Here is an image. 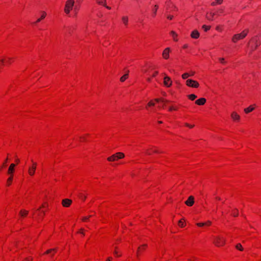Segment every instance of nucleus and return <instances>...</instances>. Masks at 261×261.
Masks as SVG:
<instances>
[{
	"label": "nucleus",
	"instance_id": "1",
	"mask_svg": "<svg viewBox=\"0 0 261 261\" xmlns=\"http://www.w3.org/2000/svg\"><path fill=\"white\" fill-rule=\"evenodd\" d=\"M248 32V30H244L240 34H235L232 38V42L236 43L238 40L243 39L247 36Z\"/></svg>",
	"mask_w": 261,
	"mask_h": 261
},
{
	"label": "nucleus",
	"instance_id": "2",
	"mask_svg": "<svg viewBox=\"0 0 261 261\" xmlns=\"http://www.w3.org/2000/svg\"><path fill=\"white\" fill-rule=\"evenodd\" d=\"M213 243L217 246H223L225 244V239L220 236L214 237Z\"/></svg>",
	"mask_w": 261,
	"mask_h": 261
},
{
	"label": "nucleus",
	"instance_id": "3",
	"mask_svg": "<svg viewBox=\"0 0 261 261\" xmlns=\"http://www.w3.org/2000/svg\"><path fill=\"white\" fill-rule=\"evenodd\" d=\"M186 85L187 86L192 88H197L199 85L197 81L191 79H188L186 81Z\"/></svg>",
	"mask_w": 261,
	"mask_h": 261
},
{
	"label": "nucleus",
	"instance_id": "4",
	"mask_svg": "<svg viewBox=\"0 0 261 261\" xmlns=\"http://www.w3.org/2000/svg\"><path fill=\"white\" fill-rule=\"evenodd\" d=\"M194 203V197L193 196H190L187 200L185 201V204L189 206H191Z\"/></svg>",
	"mask_w": 261,
	"mask_h": 261
},
{
	"label": "nucleus",
	"instance_id": "5",
	"mask_svg": "<svg viewBox=\"0 0 261 261\" xmlns=\"http://www.w3.org/2000/svg\"><path fill=\"white\" fill-rule=\"evenodd\" d=\"M164 85L167 87H169L172 85V81L169 76H165L164 79Z\"/></svg>",
	"mask_w": 261,
	"mask_h": 261
},
{
	"label": "nucleus",
	"instance_id": "6",
	"mask_svg": "<svg viewBox=\"0 0 261 261\" xmlns=\"http://www.w3.org/2000/svg\"><path fill=\"white\" fill-rule=\"evenodd\" d=\"M72 203V200L69 199H64L62 200V204L64 207H69Z\"/></svg>",
	"mask_w": 261,
	"mask_h": 261
},
{
	"label": "nucleus",
	"instance_id": "7",
	"mask_svg": "<svg viewBox=\"0 0 261 261\" xmlns=\"http://www.w3.org/2000/svg\"><path fill=\"white\" fill-rule=\"evenodd\" d=\"M74 0H67L66 2L65 7L72 9L73 6H74Z\"/></svg>",
	"mask_w": 261,
	"mask_h": 261
},
{
	"label": "nucleus",
	"instance_id": "8",
	"mask_svg": "<svg viewBox=\"0 0 261 261\" xmlns=\"http://www.w3.org/2000/svg\"><path fill=\"white\" fill-rule=\"evenodd\" d=\"M170 48L167 47L165 49L163 53V57L164 59H167L169 57Z\"/></svg>",
	"mask_w": 261,
	"mask_h": 261
},
{
	"label": "nucleus",
	"instance_id": "9",
	"mask_svg": "<svg viewBox=\"0 0 261 261\" xmlns=\"http://www.w3.org/2000/svg\"><path fill=\"white\" fill-rule=\"evenodd\" d=\"M206 102V99L204 98H200L196 100L195 103L198 105H203Z\"/></svg>",
	"mask_w": 261,
	"mask_h": 261
},
{
	"label": "nucleus",
	"instance_id": "10",
	"mask_svg": "<svg viewBox=\"0 0 261 261\" xmlns=\"http://www.w3.org/2000/svg\"><path fill=\"white\" fill-rule=\"evenodd\" d=\"M107 160L109 162H114L119 160V159H118V156L117 155V154L115 153L113 154L111 156L108 158Z\"/></svg>",
	"mask_w": 261,
	"mask_h": 261
},
{
	"label": "nucleus",
	"instance_id": "11",
	"mask_svg": "<svg viewBox=\"0 0 261 261\" xmlns=\"http://www.w3.org/2000/svg\"><path fill=\"white\" fill-rule=\"evenodd\" d=\"M15 166V165L14 164H11L9 167L8 171V174L10 175H12V173H13L14 171V167Z\"/></svg>",
	"mask_w": 261,
	"mask_h": 261
},
{
	"label": "nucleus",
	"instance_id": "12",
	"mask_svg": "<svg viewBox=\"0 0 261 261\" xmlns=\"http://www.w3.org/2000/svg\"><path fill=\"white\" fill-rule=\"evenodd\" d=\"M191 36L193 38L197 39L199 37V33L198 31L194 30L192 32Z\"/></svg>",
	"mask_w": 261,
	"mask_h": 261
},
{
	"label": "nucleus",
	"instance_id": "13",
	"mask_svg": "<svg viewBox=\"0 0 261 261\" xmlns=\"http://www.w3.org/2000/svg\"><path fill=\"white\" fill-rule=\"evenodd\" d=\"M231 117L233 120H239L240 118V116L235 112L231 113Z\"/></svg>",
	"mask_w": 261,
	"mask_h": 261
},
{
	"label": "nucleus",
	"instance_id": "14",
	"mask_svg": "<svg viewBox=\"0 0 261 261\" xmlns=\"http://www.w3.org/2000/svg\"><path fill=\"white\" fill-rule=\"evenodd\" d=\"M36 169L33 168L30 166L28 169V173L29 175L31 176H33L35 173Z\"/></svg>",
	"mask_w": 261,
	"mask_h": 261
},
{
	"label": "nucleus",
	"instance_id": "15",
	"mask_svg": "<svg viewBox=\"0 0 261 261\" xmlns=\"http://www.w3.org/2000/svg\"><path fill=\"white\" fill-rule=\"evenodd\" d=\"M151 152L158 153L159 152V151L157 149H154L153 148H150V149H147L146 151V153L148 155H150Z\"/></svg>",
	"mask_w": 261,
	"mask_h": 261
},
{
	"label": "nucleus",
	"instance_id": "16",
	"mask_svg": "<svg viewBox=\"0 0 261 261\" xmlns=\"http://www.w3.org/2000/svg\"><path fill=\"white\" fill-rule=\"evenodd\" d=\"M46 13L44 11H42V14H41V17L38 18L37 21L35 22V23H37V22H40L41 20L43 19L44 18H45V17H46Z\"/></svg>",
	"mask_w": 261,
	"mask_h": 261
},
{
	"label": "nucleus",
	"instance_id": "17",
	"mask_svg": "<svg viewBox=\"0 0 261 261\" xmlns=\"http://www.w3.org/2000/svg\"><path fill=\"white\" fill-rule=\"evenodd\" d=\"M252 40L253 41H254V43H255V47H254V48L252 47V50H253L254 49H256L259 46L260 43H257V37L256 36L254 37V38H253L252 39Z\"/></svg>",
	"mask_w": 261,
	"mask_h": 261
},
{
	"label": "nucleus",
	"instance_id": "18",
	"mask_svg": "<svg viewBox=\"0 0 261 261\" xmlns=\"http://www.w3.org/2000/svg\"><path fill=\"white\" fill-rule=\"evenodd\" d=\"M254 109V108L252 106H250L249 107L245 108L244 109V112L246 113H249L252 112V111H253Z\"/></svg>",
	"mask_w": 261,
	"mask_h": 261
},
{
	"label": "nucleus",
	"instance_id": "19",
	"mask_svg": "<svg viewBox=\"0 0 261 261\" xmlns=\"http://www.w3.org/2000/svg\"><path fill=\"white\" fill-rule=\"evenodd\" d=\"M122 20L125 25H127L128 21V18L127 16H123L122 17Z\"/></svg>",
	"mask_w": 261,
	"mask_h": 261
},
{
	"label": "nucleus",
	"instance_id": "20",
	"mask_svg": "<svg viewBox=\"0 0 261 261\" xmlns=\"http://www.w3.org/2000/svg\"><path fill=\"white\" fill-rule=\"evenodd\" d=\"M28 214V211L26 210H21L19 212V214L21 217H24Z\"/></svg>",
	"mask_w": 261,
	"mask_h": 261
},
{
	"label": "nucleus",
	"instance_id": "21",
	"mask_svg": "<svg viewBox=\"0 0 261 261\" xmlns=\"http://www.w3.org/2000/svg\"><path fill=\"white\" fill-rule=\"evenodd\" d=\"M215 15V14L214 13L211 12L210 13V16L206 15V18L209 20H213Z\"/></svg>",
	"mask_w": 261,
	"mask_h": 261
},
{
	"label": "nucleus",
	"instance_id": "22",
	"mask_svg": "<svg viewBox=\"0 0 261 261\" xmlns=\"http://www.w3.org/2000/svg\"><path fill=\"white\" fill-rule=\"evenodd\" d=\"M128 73L125 74L124 75H123L121 78H120V81L122 82H124L127 78H128Z\"/></svg>",
	"mask_w": 261,
	"mask_h": 261
},
{
	"label": "nucleus",
	"instance_id": "23",
	"mask_svg": "<svg viewBox=\"0 0 261 261\" xmlns=\"http://www.w3.org/2000/svg\"><path fill=\"white\" fill-rule=\"evenodd\" d=\"M171 34L172 36L173 40L175 41H177V35L176 34V33L174 31H171Z\"/></svg>",
	"mask_w": 261,
	"mask_h": 261
},
{
	"label": "nucleus",
	"instance_id": "24",
	"mask_svg": "<svg viewBox=\"0 0 261 261\" xmlns=\"http://www.w3.org/2000/svg\"><path fill=\"white\" fill-rule=\"evenodd\" d=\"M116 154L118 156V159H121L124 158V154L122 152H119L116 153Z\"/></svg>",
	"mask_w": 261,
	"mask_h": 261
},
{
	"label": "nucleus",
	"instance_id": "25",
	"mask_svg": "<svg viewBox=\"0 0 261 261\" xmlns=\"http://www.w3.org/2000/svg\"><path fill=\"white\" fill-rule=\"evenodd\" d=\"M13 180V175H10V177L8 178L7 181V184L8 186L10 185L12 181Z\"/></svg>",
	"mask_w": 261,
	"mask_h": 261
},
{
	"label": "nucleus",
	"instance_id": "26",
	"mask_svg": "<svg viewBox=\"0 0 261 261\" xmlns=\"http://www.w3.org/2000/svg\"><path fill=\"white\" fill-rule=\"evenodd\" d=\"M188 97L191 100H194L196 98L197 96L195 95V94H190V95H188Z\"/></svg>",
	"mask_w": 261,
	"mask_h": 261
},
{
	"label": "nucleus",
	"instance_id": "27",
	"mask_svg": "<svg viewBox=\"0 0 261 261\" xmlns=\"http://www.w3.org/2000/svg\"><path fill=\"white\" fill-rule=\"evenodd\" d=\"M236 248L240 251L243 250V248L242 247L241 244L240 243L237 244V245L236 246Z\"/></svg>",
	"mask_w": 261,
	"mask_h": 261
},
{
	"label": "nucleus",
	"instance_id": "28",
	"mask_svg": "<svg viewBox=\"0 0 261 261\" xmlns=\"http://www.w3.org/2000/svg\"><path fill=\"white\" fill-rule=\"evenodd\" d=\"M97 3L101 5H105V3L106 2V0H96Z\"/></svg>",
	"mask_w": 261,
	"mask_h": 261
},
{
	"label": "nucleus",
	"instance_id": "29",
	"mask_svg": "<svg viewBox=\"0 0 261 261\" xmlns=\"http://www.w3.org/2000/svg\"><path fill=\"white\" fill-rule=\"evenodd\" d=\"M210 28H211V26H208V25H202V29H203L205 32L209 30L210 29Z\"/></svg>",
	"mask_w": 261,
	"mask_h": 261
},
{
	"label": "nucleus",
	"instance_id": "30",
	"mask_svg": "<svg viewBox=\"0 0 261 261\" xmlns=\"http://www.w3.org/2000/svg\"><path fill=\"white\" fill-rule=\"evenodd\" d=\"M189 76H190V74L189 73H185L182 75V78L183 79H186Z\"/></svg>",
	"mask_w": 261,
	"mask_h": 261
},
{
	"label": "nucleus",
	"instance_id": "31",
	"mask_svg": "<svg viewBox=\"0 0 261 261\" xmlns=\"http://www.w3.org/2000/svg\"><path fill=\"white\" fill-rule=\"evenodd\" d=\"M91 217V215H89L88 216L83 217L82 218V220L83 221L85 222V221H87V220H88L89 218H90Z\"/></svg>",
	"mask_w": 261,
	"mask_h": 261
},
{
	"label": "nucleus",
	"instance_id": "32",
	"mask_svg": "<svg viewBox=\"0 0 261 261\" xmlns=\"http://www.w3.org/2000/svg\"><path fill=\"white\" fill-rule=\"evenodd\" d=\"M56 251H57V248L50 249L47 250L46 251L45 253L48 254V253H50L51 251L56 252Z\"/></svg>",
	"mask_w": 261,
	"mask_h": 261
},
{
	"label": "nucleus",
	"instance_id": "33",
	"mask_svg": "<svg viewBox=\"0 0 261 261\" xmlns=\"http://www.w3.org/2000/svg\"><path fill=\"white\" fill-rule=\"evenodd\" d=\"M238 210L237 208H236L235 209V212H234L232 215L234 216V217H237L238 216Z\"/></svg>",
	"mask_w": 261,
	"mask_h": 261
},
{
	"label": "nucleus",
	"instance_id": "34",
	"mask_svg": "<svg viewBox=\"0 0 261 261\" xmlns=\"http://www.w3.org/2000/svg\"><path fill=\"white\" fill-rule=\"evenodd\" d=\"M71 9L65 7L64 11L66 14H69Z\"/></svg>",
	"mask_w": 261,
	"mask_h": 261
},
{
	"label": "nucleus",
	"instance_id": "35",
	"mask_svg": "<svg viewBox=\"0 0 261 261\" xmlns=\"http://www.w3.org/2000/svg\"><path fill=\"white\" fill-rule=\"evenodd\" d=\"M219 61L222 63V64H225V59L224 58H219L218 59Z\"/></svg>",
	"mask_w": 261,
	"mask_h": 261
},
{
	"label": "nucleus",
	"instance_id": "36",
	"mask_svg": "<svg viewBox=\"0 0 261 261\" xmlns=\"http://www.w3.org/2000/svg\"><path fill=\"white\" fill-rule=\"evenodd\" d=\"M32 165L31 166L32 167L36 169L37 167V163L36 162H34L33 160H32Z\"/></svg>",
	"mask_w": 261,
	"mask_h": 261
},
{
	"label": "nucleus",
	"instance_id": "37",
	"mask_svg": "<svg viewBox=\"0 0 261 261\" xmlns=\"http://www.w3.org/2000/svg\"><path fill=\"white\" fill-rule=\"evenodd\" d=\"M178 224L181 227H183L184 226V223L181 220L179 221Z\"/></svg>",
	"mask_w": 261,
	"mask_h": 261
},
{
	"label": "nucleus",
	"instance_id": "38",
	"mask_svg": "<svg viewBox=\"0 0 261 261\" xmlns=\"http://www.w3.org/2000/svg\"><path fill=\"white\" fill-rule=\"evenodd\" d=\"M154 100L156 102L164 101V98H156V99H154Z\"/></svg>",
	"mask_w": 261,
	"mask_h": 261
},
{
	"label": "nucleus",
	"instance_id": "39",
	"mask_svg": "<svg viewBox=\"0 0 261 261\" xmlns=\"http://www.w3.org/2000/svg\"><path fill=\"white\" fill-rule=\"evenodd\" d=\"M197 225L198 226H204L205 225V223H197Z\"/></svg>",
	"mask_w": 261,
	"mask_h": 261
},
{
	"label": "nucleus",
	"instance_id": "40",
	"mask_svg": "<svg viewBox=\"0 0 261 261\" xmlns=\"http://www.w3.org/2000/svg\"><path fill=\"white\" fill-rule=\"evenodd\" d=\"M148 106H154V103L151 101L148 102Z\"/></svg>",
	"mask_w": 261,
	"mask_h": 261
},
{
	"label": "nucleus",
	"instance_id": "41",
	"mask_svg": "<svg viewBox=\"0 0 261 261\" xmlns=\"http://www.w3.org/2000/svg\"><path fill=\"white\" fill-rule=\"evenodd\" d=\"M154 7H155V10H154V12H153V16L156 14L157 9H158V6L155 5Z\"/></svg>",
	"mask_w": 261,
	"mask_h": 261
},
{
	"label": "nucleus",
	"instance_id": "42",
	"mask_svg": "<svg viewBox=\"0 0 261 261\" xmlns=\"http://www.w3.org/2000/svg\"><path fill=\"white\" fill-rule=\"evenodd\" d=\"M80 198L83 199V200H85L86 198V196L83 195L82 194H80Z\"/></svg>",
	"mask_w": 261,
	"mask_h": 261
},
{
	"label": "nucleus",
	"instance_id": "43",
	"mask_svg": "<svg viewBox=\"0 0 261 261\" xmlns=\"http://www.w3.org/2000/svg\"><path fill=\"white\" fill-rule=\"evenodd\" d=\"M185 125L188 126V127H189L190 128H193L194 127V125H190L188 123H185Z\"/></svg>",
	"mask_w": 261,
	"mask_h": 261
},
{
	"label": "nucleus",
	"instance_id": "44",
	"mask_svg": "<svg viewBox=\"0 0 261 261\" xmlns=\"http://www.w3.org/2000/svg\"><path fill=\"white\" fill-rule=\"evenodd\" d=\"M190 74V76H193L195 74V72L194 71H191L190 73H189Z\"/></svg>",
	"mask_w": 261,
	"mask_h": 261
},
{
	"label": "nucleus",
	"instance_id": "45",
	"mask_svg": "<svg viewBox=\"0 0 261 261\" xmlns=\"http://www.w3.org/2000/svg\"><path fill=\"white\" fill-rule=\"evenodd\" d=\"M205 223V225H210L211 224V222L210 221H208Z\"/></svg>",
	"mask_w": 261,
	"mask_h": 261
},
{
	"label": "nucleus",
	"instance_id": "46",
	"mask_svg": "<svg viewBox=\"0 0 261 261\" xmlns=\"http://www.w3.org/2000/svg\"><path fill=\"white\" fill-rule=\"evenodd\" d=\"M217 1V3L220 4L222 3L223 0H215Z\"/></svg>",
	"mask_w": 261,
	"mask_h": 261
},
{
	"label": "nucleus",
	"instance_id": "47",
	"mask_svg": "<svg viewBox=\"0 0 261 261\" xmlns=\"http://www.w3.org/2000/svg\"><path fill=\"white\" fill-rule=\"evenodd\" d=\"M83 231H84V229L82 228V229H81L80 231H79V233H81L83 235H84Z\"/></svg>",
	"mask_w": 261,
	"mask_h": 261
},
{
	"label": "nucleus",
	"instance_id": "48",
	"mask_svg": "<svg viewBox=\"0 0 261 261\" xmlns=\"http://www.w3.org/2000/svg\"><path fill=\"white\" fill-rule=\"evenodd\" d=\"M8 158H7L6 159V160L4 161V163H3V166H6V163L7 162V161H8Z\"/></svg>",
	"mask_w": 261,
	"mask_h": 261
},
{
	"label": "nucleus",
	"instance_id": "49",
	"mask_svg": "<svg viewBox=\"0 0 261 261\" xmlns=\"http://www.w3.org/2000/svg\"><path fill=\"white\" fill-rule=\"evenodd\" d=\"M103 6L104 7H105L106 8H107L108 9H109V10H110V9H111V7H109V6H107V5H106V3H105V5H103Z\"/></svg>",
	"mask_w": 261,
	"mask_h": 261
},
{
	"label": "nucleus",
	"instance_id": "50",
	"mask_svg": "<svg viewBox=\"0 0 261 261\" xmlns=\"http://www.w3.org/2000/svg\"><path fill=\"white\" fill-rule=\"evenodd\" d=\"M215 199H216V200H221V198L220 197H219V196H216V197H215Z\"/></svg>",
	"mask_w": 261,
	"mask_h": 261
},
{
	"label": "nucleus",
	"instance_id": "51",
	"mask_svg": "<svg viewBox=\"0 0 261 261\" xmlns=\"http://www.w3.org/2000/svg\"><path fill=\"white\" fill-rule=\"evenodd\" d=\"M142 249H144L147 247V245L144 244L142 246Z\"/></svg>",
	"mask_w": 261,
	"mask_h": 261
},
{
	"label": "nucleus",
	"instance_id": "52",
	"mask_svg": "<svg viewBox=\"0 0 261 261\" xmlns=\"http://www.w3.org/2000/svg\"><path fill=\"white\" fill-rule=\"evenodd\" d=\"M167 18L169 19H172L173 18V16H168Z\"/></svg>",
	"mask_w": 261,
	"mask_h": 261
},
{
	"label": "nucleus",
	"instance_id": "53",
	"mask_svg": "<svg viewBox=\"0 0 261 261\" xmlns=\"http://www.w3.org/2000/svg\"><path fill=\"white\" fill-rule=\"evenodd\" d=\"M158 73V71H155L154 73L153 74V76H155Z\"/></svg>",
	"mask_w": 261,
	"mask_h": 261
},
{
	"label": "nucleus",
	"instance_id": "54",
	"mask_svg": "<svg viewBox=\"0 0 261 261\" xmlns=\"http://www.w3.org/2000/svg\"><path fill=\"white\" fill-rule=\"evenodd\" d=\"M218 12L220 13H223V11L222 9H220Z\"/></svg>",
	"mask_w": 261,
	"mask_h": 261
},
{
	"label": "nucleus",
	"instance_id": "55",
	"mask_svg": "<svg viewBox=\"0 0 261 261\" xmlns=\"http://www.w3.org/2000/svg\"><path fill=\"white\" fill-rule=\"evenodd\" d=\"M25 261H32V258H31L30 259H29L28 258H26Z\"/></svg>",
	"mask_w": 261,
	"mask_h": 261
},
{
	"label": "nucleus",
	"instance_id": "56",
	"mask_svg": "<svg viewBox=\"0 0 261 261\" xmlns=\"http://www.w3.org/2000/svg\"><path fill=\"white\" fill-rule=\"evenodd\" d=\"M174 110V108H173V107H170V108H169V111H172V110Z\"/></svg>",
	"mask_w": 261,
	"mask_h": 261
},
{
	"label": "nucleus",
	"instance_id": "57",
	"mask_svg": "<svg viewBox=\"0 0 261 261\" xmlns=\"http://www.w3.org/2000/svg\"><path fill=\"white\" fill-rule=\"evenodd\" d=\"M112 259V258L111 257H109L107 259V261H111Z\"/></svg>",
	"mask_w": 261,
	"mask_h": 261
},
{
	"label": "nucleus",
	"instance_id": "58",
	"mask_svg": "<svg viewBox=\"0 0 261 261\" xmlns=\"http://www.w3.org/2000/svg\"><path fill=\"white\" fill-rule=\"evenodd\" d=\"M216 30H218V31H219V30H220V28H219V26H218V27H216Z\"/></svg>",
	"mask_w": 261,
	"mask_h": 261
},
{
	"label": "nucleus",
	"instance_id": "59",
	"mask_svg": "<svg viewBox=\"0 0 261 261\" xmlns=\"http://www.w3.org/2000/svg\"><path fill=\"white\" fill-rule=\"evenodd\" d=\"M82 1V0H77L76 2L80 3Z\"/></svg>",
	"mask_w": 261,
	"mask_h": 261
},
{
	"label": "nucleus",
	"instance_id": "60",
	"mask_svg": "<svg viewBox=\"0 0 261 261\" xmlns=\"http://www.w3.org/2000/svg\"><path fill=\"white\" fill-rule=\"evenodd\" d=\"M141 250V248L140 247H139L138 248V251H140V250Z\"/></svg>",
	"mask_w": 261,
	"mask_h": 261
},
{
	"label": "nucleus",
	"instance_id": "61",
	"mask_svg": "<svg viewBox=\"0 0 261 261\" xmlns=\"http://www.w3.org/2000/svg\"><path fill=\"white\" fill-rule=\"evenodd\" d=\"M1 62L2 63H4V59H2V60H1Z\"/></svg>",
	"mask_w": 261,
	"mask_h": 261
},
{
	"label": "nucleus",
	"instance_id": "62",
	"mask_svg": "<svg viewBox=\"0 0 261 261\" xmlns=\"http://www.w3.org/2000/svg\"><path fill=\"white\" fill-rule=\"evenodd\" d=\"M16 162L17 163H19V159H16Z\"/></svg>",
	"mask_w": 261,
	"mask_h": 261
},
{
	"label": "nucleus",
	"instance_id": "63",
	"mask_svg": "<svg viewBox=\"0 0 261 261\" xmlns=\"http://www.w3.org/2000/svg\"><path fill=\"white\" fill-rule=\"evenodd\" d=\"M11 58H8V63H10Z\"/></svg>",
	"mask_w": 261,
	"mask_h": 261
},
{
	"label": "nucleus",
	"instance_id": "64",
	"mask_svg": "<svg viewBox=\"0 0 261 261\" xmlns=\"http://www.w3.org/2000/svg\"><path fill=\"white\" fill-rule=\"evenodd\" d=\"M114 254L117 255V252L116 251H114Z\"/></svg>",
	"mask_w": 261,
	"mask_h": 261
}]
</instances>
